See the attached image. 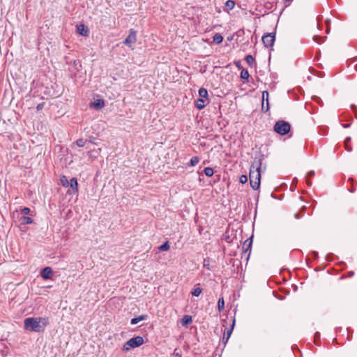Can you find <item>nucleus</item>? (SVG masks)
<instances>
[{"mask_svg": "<svg viewBox=\"0 0 357 357\" xmlns=\"http://www.w3.org/2000/svg\"><path fill=\"white\" fill-rule=\"evenodd\" d=\"M266 170V166L263 167L262 160L260 158H255L251 165L250 169V183L253 190H257L260 186L261 169Z\"/></svg>", "mask_w": 357, "mask_h": 357, "instance_id": "1", "label": "nucleus"}, {"mask_svg": "<svg viewBox=\"0 0 357 357\" xmlns=\"http://www.w3.org/2000/svg\"><path fill=\"white\" fill-rule=\"evenodd\" d=\"M47 318L45 317H29L24 319V328L30 331H43L48 324Z\"/></svg>", "mask_w": 357, "mask_h": 357, "instance_id": "2", "label": "nucleus"}, {"mask_svg": "<svg viewBox=\"0 0 357 357\" xmlns=\"http://www.w3.org/2000/svg\"><path fill=\"white\" fill-rule=\"evenodd\" d=\"M144 343V339L141 336H137L130 339L123 346V351H128L131 348H135L141 346Z\"/></svg>", "mask_w": 357, "mask_h": 357, "instance_id": "3", "label": "nucleus"}, {"mask_svg": "<svg viewBox=\"0 0 357 357\" xmlns=\"http://www.w3.org/2000/svg\"><path fill=\"white\" fill-rule=\"evenodd\" d=\"M290 128V124L284 121H279L274 126V130L281 135L287 134Z\"/></svg>", "mask_w": 357, "mask_h": 357, "instance_id": "4", "label": "nucleus"}, {"mask_svg": "<svg viewBox=\"0 0 357 357\" xmlns=\"http://www.w3.org/2000/svg\"><path fill=\"white\" fill-rule=\"evenodd\" d=\"M137 40V34H136V31L131 29L130 31V33H129V35L128 36V37L126 38L125 41H124V43L129 46V47H131L133 44L135 43Z\"/></svg>", "mask_w": 357, "mask_h": 357, "instance_id": "5", "label": "nucleus"}, {"mask_svg": "<svg viewBox=\"0 0 357 357\" xmlns=\"http://www.w3.org/2000/svg\"><path fill=\"white\" fill-rule=\"evenodd\" d=\"M275 34L274 33H268L262 37V41L264 45L267 47H271L275 42Z\"/></svg>", "mask_w": 357, "mask_h": 357, "instance_id": "6", "label": "nucleus"}, {"mask_svg": "<svg viewBox=\"0 0 357 357\" xmlns=\"http://www.w3.org/2000/svg\"><path fill=\"white\" fill-rule=\"evenodd\" d=\"M69 187L70 189L68 190V192L70 194H75L78 191V183L76 178H72L69 181Z\"/></svg>", "mask_w": 357, "mask_h": 357, "instance_id": "7", "label": "nucleus"}, {"mask_svg": "<svg viewBox=\"0 0 357 357\" xmlns=\"http://www.w3.org/2000/svg\"><path fill=\"white\" fill-rule=\"evenodd\" d=\"M268 96L269 94L268 91H265L262 93V109H265L268 111L269 109V103H268Z\"/></svg>", "mask_w": 357, "mask_h": 357, "instance_id": "8", "label": "nucleus"}, {"mask_svg": "<svg viewBox=\"0 0 357 357\" xmlns=\"http://www.w3.org/2000/svg\"><path fill=\"white\" fill-rule=\"evenodd\" d=\"M104 106L105 102L102 99H97L90 104V107L96 109V110L102 109Z\"/></svg>", "mask_w": 357, "mask_h": 357, "instance_id": "9", "label": "nucleus"}, {"mask_svg": "<svg viewBox=\"0 0 357 357\" xmlns=\"http://www.w3.org/2000/svg\"><path fill=\"white\" fill-rule=\"evenodd\" d=\"M40 275L45 280L50 279L52 275V270L50 267H45L42 270Z\"/></svg>", "mask_w": 357, "mask_h": 357, "instance_id": "10", "label": "nucleus"}, {"mask_svg": "<svg viewBox=\"0 0 357 357\" xmlns=\"http://www.w3.org/2000/svg\"><path fill=\"white\" fill-rule=\"evenodd\" d=\"M78 33L84 36H86L89 34V29L84 24H79L77 26Z\"/></svg>", "mask_w": 357, "mask_h": 357, "instance_id": "11", "label": "nucleus"}, {"mask_svg": "<svg viewBox=\"0 0 357 357\" xmlns=\"http://www.w3.org/2000/svg\"><path fill=\"white\" fill-rule=\"evenodd\" d=\"M192 322V317L190 315H185L183 316V319H181V324L183 326H186L189 324H190Z\"/></svg>", "mask_w": 357, "mask_h": 357, "instance_id": "12", "label": "nucleus"}, {"mask_svg": "<svg viewBox=\"0 0 357 357\" xmlns=\"http://www.w3.org/2000/svg\"><path fill=\"white\" fill-rule=\"evenodd\" d=\"M147 319V315H141L137 317L133 318L131 319V324L135 325L138 324L139 321L146 320Z\"/></svg>", "mask_w": 357, "mask_h": 357, "instance_id": "13", "label": "nucleus"}, {"mask_svg": "<svg viewBox=\"0 0 357 357\" xmlns=\"http://www.w3.org/2000/svg\"><path fill=\"white\" fill-rule=\"evenodd\" d=\"M213 40L216 44H220L223 40V37L220 33H215L213 38Z\"/></svg>", "mask_w": 357, "mask_h": 357, "instance_id": "14", "label": "nucleus"}, {"mask_svg": "<svg viewBox=\"0 0 357 357\" xmlns=\"http://www.w3.org/2000/svg\"><path fill=\"white\" fill-rule=\"evenodd\" d=\"M234 6H235V3L232 0H228L225 3V8L227 10H230L233 9Z\"/></svg>", "mask_w": 357, "mask_h": 357, "instance_id": "15", "label": "nucleus"}, {"mask_svg": "<svg viewBox=\"0 0 357 357\" xmlns=\"http://www.w3.org/2000/svg\"><path fill=\"white\" fill-rule=\"evenodd\" d=\"M60 182L63 187H69V181L68 180L66 176H61L60 178Z\"/></svg>", "mask_w": 357, "mask_h": 357, "instance_id": "16", "label": "nucleus"}, {"mask_svg": "<svg viewBox=\"0 0 357 357\" xmlns=\"http://www.w3.org/2000/svg\"><path fill=\"white\" fill-rule=\"evenodd\" d=\"M21 220H22V224H26V225L31 224L33 222V219L31 218L27 217V216L22 217Z\"/></svg>", "mask_w": 357, "mask_h": 357, "instance_id": "17", "label": "nucleus"}, {"mask_svg": "<svg viewBox=\"0 0 357 357\" xmlns=\"http://www.w3.org/2000/svg\"><path fill=\"white\" fill-rule=\"evenodd\" d=\"M218 308L219 312H221L225 308V301L223 298H220L218 302Z\"/></svg>", "mask_w": 357, "mask_h": 357, "instance_id": "18", "label": "nucleus"}, {"mask_svg": "<svg viewBox=\"0 0 357 357\" xmlns=\"http://www.w3.org/2000/svg\"><path fill=\"white\" fill-rule=\"evenodd\" d=\"M249 73L246 69H243L241 73V78L242 79L248 80L249 78Z\"/></svg>", "mask_w": 357, "mask_h": 357, "instance_id": "19", "label": "nucleus"}, {"mask_svg": "<svg viewBox=\"0 0 357 357\" xmlns=\"http://www.w3.org/2000/svg\"><path fill=\"white\" fill-rule=\"evenodd\" d=\"M205 106V104H204V100H202V99H198L196 102V107L197 108H198L199 109H202Z\"/></svg>", "mask_w": 357, "mask_h": 357, "instance_id": "20", "label": "nucleus"}, {"mask_svg": "<svg viewBox=\"0 0 357 357\" xmlns=\"http://www.w3.org/2000/svg\"><path fill=\"white\" fill-rule=\"evenodd\" d=\"M351 140V137H347L344 140V146L347 151H351L352 149L351 146L349 145V142Z\"/></svg>", "mask_w": 357, "mask_h": 357, "instance_id": "21", "label": "nucleus"}, {"mask_svg": "<svg viewBox=\"0 0 357 357\" xmlns=\"http://www.w3.org/2000/svg\"><path fill=\"white\" fill-rule=\"evenodd\" d=\"M202 291V289L199 287H197L193 289L191 293L195 296H199L201 294Z\"/></svg>", "mask_w": 357, "mask_h": 357, "instance_id": "22", "label": "nucleus"}, {"mask_svg": "<svg viewBox=\"0 0 357 357\" xmlns=\"http://www.w3.org/2000/svg\"><path fill=\"white\" fill-rule=\"evenodd\" d=\"M199 95L202 98H206L208 96V91L206 89H205L204 88H201L199 90Z\"/></svg>", "mask_w": 357, "mask_h": 357, "instance_id": "23", "label": "nucleus"}, {"mask_svg": "<svg viewBox=\"0 0 357 357\" xmlns=\"http://www.w3.org/2000/svg\"><path fill=\"white\" fill-rule=\"evenodd\" d=\"M204 171V174L207 176H213V174L214 173L213 169L211 167H206Z\"/></svg>", "mask_w": 357, "mask_h": 357, "instance_id": "24", "label": "nucleus"}, {"mask_svg": "<svg viewBox=\"0 0 357 357\" xmlns=\"http://www.w3.org/2000/svg\"><path fill=\"white\" fill-rule=\"evenodd\" d=\"M170 246L168 243V242H165L164 244H162V245H160L158 249L160 251H167L169 249Z\"/></svg>", "mask_w": 357, "mask_h": 357, "instance_id": "25", "label": "nucleus"}, {"mask_svg": "<svg viewBox=\"0 0 357 357\" xmlns=\"http://www.w3.org/2000/svg\"><path fill=\"white\" fill-rule=\"evenodd\" d=\"M245 61L248 63V64L249 66H252L253 62H254V61H255L254 58L251 55H247L245 57Z\"/></svg>", "mask_w": 357, "mask_h": 357, "instance_id": "26", "label": "nucleus"}, {"mask_svg": "<svg viewBox=\"0 0 357 357\" xmlns=\"http://www.w3.org/2000/svg\"><path fill=\"white\" fill-rule=\"evenodd\" d=\"M199 162V158L197 156L192 157L190 161V165L195 166Z\"/></svg>", "mask_w": 357, "mask_h": 357, "instance_id": "27", "label": "nucleus"}, {"mask_svg": "<svg viewBox=\"0 0 357 357\" xmlns=\"http://www.w3.org/2000/svg\"><path fill=\"white\" fill-rule=\"evenodd\" d=\"M86 140L83 139H79L76 141V144L79 147H83L86 144Z\"/></svg>", "mask_w": 357, "mask_h": 357, "instance_id": "28", "label": "nucleus"}, {"mask_svg": "<svg viewBox=\"0 0 357 357\" xmlns=\"http://www.w3.org/2000/svg\"><path fill=\"white\" fill-rule=\"evenodd\" d=\"M248 181V177L246 175H241L239 178V182L242 184L245 183Z\"/></svg>", "mask_w": 357, "mask_h": 357, "instance_id": "29", "label": "nucleus"}, {"mask_svg": "<svg viewBox=\"0 0 357 357\" xmlns=\"http://www.w3.org/2000/svg\"><path fill=\"white\" fill-rule=\"evenodd\" d=\"M30 211H31V210L28 207H24L21 209V213L24 215L29 214L30 213Z\"/></svg>", "mask_w": 357, "mask_h": 357, "instance_id": "30", "label": "nucleus"}, {"mask_svg": "<svg viewBox=\"0 0 357 357\" xmlns=\"http://www.w3.org/2000/svg\"><path fill=\"white\" fill-rule=\"evenodd\" d=\"M314 174H315V173H314V171H312H312H310V172H308L307 173L306 176H305V178H306V179H308V178H310V177L314 176Z\"/></svg>", "mask_w": 357, "mask_h": 357, "instance_id": "31", "label": "nucleus"}, {"mask_svg": "<svg viewBox=\"0 0 357 357\" xmlns=\"http://www.w3.org/2000/svg\"><path fill=\"white\" fill-rule=\"evenodd\" d=\"M95 141H96V138H95V137H90V139H89V142H90L91 143H92V144H97L96 143V142H95Z\"/></svg>", "mask_w": 357, "mask_h": 357, "instance_id": "32", "label": "nucleus"}, {"mask_svg": "<svg viewBox=\"0 0 357 357\" xmlns=\"http://www.w3.org/2000/svg\"><path fill=\"white\" fill-rule=\"evenodd\" d=\"M351 108H352V109H353V110L354 111L355 114H356V116L357 117V112H356V109H357V107H356V106H355V105H351Z\"/></svg>", "mask_w": 357, "mask_h": 357, "instance_id": "33", "label": "nucleus"}, {"mask_svg": "<svg viewBox=\"0 0 357 357\" xmlns=\"http://www.w3.org/2000/svg\"><path fill=\"white\" fill-rule=\"evenodd\" d=\"M208 266H209L208 261L206 263V260H204V266L206 267L208 269H209Z\"/></svg>", "mask_w": 357, "mask_h": 357, "instance_id": "34", "label": "nucleus"}, {"mask_svg": "<svg viewBox=\"0 0 357 357\" xmlns=\"http://www.w3.org/2000/svg\"><path fill=\"white\" fill-rule=\"evenodd\" d=\"M247 241H246L244 243V245H243V247H244L245 245H247V246H248V248H247L246 250H248V249L251 246V242H250V243L247 245V244H246Z\"/></svg>", "mask_w": 357, "mask_h": 357, "instance_id": "35", "label": "nucleus"}, {"mask_svg": "<svg viewBox=\"0 0 357 357\" xmlns=\"http://www.w3.org/2000/svg\"><path fill=\"white\" fill-rule=\"evenodd\" d=\"M43 108V105L42 104H39L38 106H37V109H40Z\"/></svg>", "mask_w": 357, "mask_h": 357, "instance_id": "36", "label": "nucleus"}, {"mask_svg": "<svg viewBox=\"0 0 357 357\" xmlns=\"http://www.w3.org/2000/svg\"><path fill=\"white\" fill-rule=\"evenodd\" d=\"M308 185H312V182L310 181L309 178L306 179Z\"/></svg>", "mask_w": 357, "mask_h": 357, "instance_id": "37", "label": "nucleus"}, {"mask_svg": "<svg viewBox=\"0 0 357 357\" xmlns=\"http://www.w3.org/2000/svg\"><path fill=\"white\" fill-rule=\"evenodd\" d=\"M236 67H241L240 61L236 62Z\"/></svg>", "mask_w": 357, "mask_h": 357, "instance_id": "38", "label": "nucleus"}, {"mask_svg": "<svg viewBox=\"0 0 357 357\" xmlns=\"http://www.w3.org/2000/svg\"><path fill=\"white\" fill-rule=\"evenodd\" d=\"M349 126H350V124H344V125H343V127H344V128H349Z\"/></svg>", "mask_w": 357, "mask_h": 357, "instance_id": "39", "label": "nucleus"}, {"mask_svg": "<svg viewBox=\"0 0 357 357\" xmlns=\"http://www.w3.org/2000/svg\"><path fill=\"white\" fill-rule=\"evenodd\" d=\"M174 354L176 356H179V354L178 352H176V349H175V351H174Z\"/></svg>", "mask_w": 357, "mask_h": 357, "instance_id": "40", "label": "nucleus"}, {"mask_svg": "<svg viewBox=\"0 0 357 357\" xmlns=\"http://www.w3.org/2000/svg\"><path fill=\"white\" fill-rule=\"evenodd\" d=\"M313 70L314 71V75H317V74H316L317 70H315V68H313Z\"/></svg>", "mask_w": 357, "mask_h": 357, "instance_id": "41", "label": "nucleus"}, {"mask_svg": "<svg viewBox=\"0 0 357 357\" xmlns=\"http://www.w3.org/2000/svg\"><path fill=\"white\" fill-rule=\"evenodd\" d=\"M231 333V330L229 331V333L228 334V337L230 336Z\"/></svg>", "mask_w": 357, "mask_h": 357, "instance_id": "42", "label": "nucleus"}]
</instances>
